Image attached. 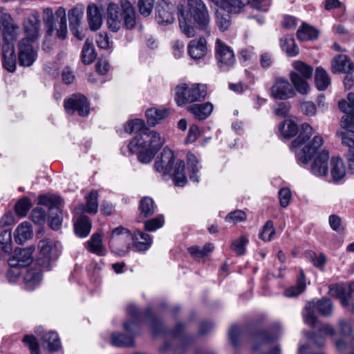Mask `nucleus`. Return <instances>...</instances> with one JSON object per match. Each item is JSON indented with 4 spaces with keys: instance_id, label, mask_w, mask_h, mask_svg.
I'll list each match as a JSON object with an SVG mask.
<instances>
[{
    "instance_id": "1",
    "label": "nucleus",
    "mask_w": 354,
    "mask_h": 354,
    "mask_svg": "<svg viewBox=\"0 0 354 354\" xmlns=\"http://www.w3.org/2000/svg\"><path fill=\"white\" fill-rule=\"evenodd\" d=\"M177 16L181 32L188 38L196 35L195 26L209 35L210 17L202 0H187V10L183 4L177 6Z\"/></svg>"
},
{
    "instance_id": "2",
    "label": "nucleus",
    "mask_w": 354,
    "mask_h": 354,
    "mask_svg": "<svg viewBox=\"0 0 354 354\" xmlns=\"http://www.w3.org/2000/svg\"><path fill=\"white\" fill-rule=\"evenodd\" d=\"M145 318L149 320L153 336L163 335L166 337H171L178 339L180 346L174 348V354H184L187 348L194 341L192 335L185 333V326L179 322L170 330L166 329L162 322L152 313L151 308H148L145 311Z\"/></svg>"
},
{
    "instance_id": "3",
    "label": "nucleus",
    "mask_w": 354,
    "mask_h": 354,
    "mask_svg": "<svg viewBox=\"0 0 354 354\" xmlns=\"http://www.w3.org/2000/svg\"><path fill=\"white\" fill-rule=\"evenodd\" d=\"M348 100H342L338 102L339 109L344 115L342 117L340 125L342 130L337 133L342 138L343 147L347 148L348 159L354 157V93L348 94Z\"/></svg>"
},
{
    "instance_id": "4",
    "label": "nucleus",
    "mask_w": 354,
    "mask_h": 354,
    "mask_svg": "<svg viewBox=\"0 0 354 354\" xmlns=\"http://www.w3.org/2000/svg\"><path fill=\"white\" fill-rule=\"evenodd\" d=\"M207 95L205 84L195 83L189 86L187 84H181L175 88V101L178 106L185 104L201 102Z\"/></svg>"
},
{
    "instance_id": "5",
    "label": "nucleus",
    "mask_w": 354,
    "mask_h": 354,
    "mask_svg": "<svg viewBox=\"0 0 354 354\" xmlns=\"http://www.w3.org/2000/svg\"><path fill=\"white\" fill-rule=\"evenodd\" d=\"M38 249L37 263L44 268H49L57 261L62 252L60 243L51 238L39 241Z\"/></svg>"
},
{
    "instance_id": "6",
    "label": "nucleus",
    "mask_w": 354,
    "mask_h": 354,
    "mask_svg": "<svg viewBox=\"0 0 354 354\" xmlns=\"http://www.w3.org/2000/svg\"><path fill=\"white\" fill-rule=\"evenodd\" d=\"M165 142L160 134L145 128L140 134H137L129 143L128 148L131 153H137L140 149H151L159 151Z\"/></svg>"
},
{
    "instance_id": "7",
    "label": "nucleus",
    "mask_w": 354,
    "mask_h": 354,
    "mask_svg": "<svg viewBox=\"0 0 354 354\" xmlns=\"http://www.w3.org/2000/svg\"><path fill=\"white\" fill-rule=\"evenodd\" d=\"M306 313L304 315L305 323L310 325L313 328H316L318 324V319L315 315L318 311L322 316L329 317L332 315L333 305L331 300L326 297L320 299L309 301L306 305Z\"/></svg>"
},
{
    "instance_id": "8",
    "label": "nucleus",
    "mask_w": 354,
    "mask_h": 354,
    "mask_svg": "<svg viewBox=\"0 0 354 354\" xmlns=\"http://www.w3.org/2000/svg\"><path fill=\"white\" fill-rule=\"evenodd\" d=\"M292 66L296 71L290 73V80L297 92L306 95L310 90L306 80L312 77L313 68L301 61H295Z\"/></svg>"
},
{
    "instance_id": "9",
    "label": "nucleus",
    "mask_w": 354,
    "mask_h": 354,
    "mask_svg": "<svg viewBox=\"0 0 354 354\" xmlns=\"http://www.w3.org/2000/svg\"><path fill=\"white\" fill-rule=\"evenodd\" d=\"M62 199L59 196L55 195H39L38 204L46 206L49 209V226L53 230L60 228L62 223V213L59 209Z\"/></svg>"
},
{
    "instance_id": "10",
    "label": "nucleus",
    "mask_w": 354,
    "mask_h": 354,
    "mask_svg": "<svg viewBox=\"0 0 354 354\" xmlns=\"http://www.w3.org/2000/svg\"><path fill=\"white\" fill-rule=\"evenodd\" d=\"M279 335V333L277 327L256 333L253 337L252 354H281V349L279 346L273 348L266 353H261V348L264 344L277 339Z\"/></svg>"
},
{
    "instance_id": "11",
    "label": "nucleus",
    "mask_w": 354,
    "mask_h": 354,
    "mask_svg": "<svg viewBox=\"0 0 354 354\" xmlns=\"http://www.w3.org/2000/svg\"><path fill=\"white\" fill-rule=\"evenodd\" d=\"M215 57L221 71H229L235 64V55L232 48L220 39L215 43Z\"/></svg>"
},
{
    "instance_id": "12",
    "label": "nucleus",
    "mask_w": 354,
    "mask_h": 354,
    "mask_svg": "<svg viewBox=\"0 0 354 354\" xmlns=\"http://www.w3.org/2000/svg\"><path fill=\"white\" fill-rule=\"evenodd\" d=\"M131 232L127 228L119 226L115 228L111 233L109 239V246L111 250L116 254L123 257L127 255L130 251V244L127 243L123 246H120V242L124 239L131 238Z\"/></svg>"
},
{
    "instance_id": "13",
    "label": "nucleus",
    "mask_w": 354,
    "mask_h": 354,
    "mask_svg": "<svg viewBox=\"0 0 354 354\" xmlns=\"http://www.w3.org/2000/svg\"><path fill=\"white\" fill-rule=\"evenodd\" d=\"M177 6L169 0H158L155 8V17L157 23L166 26L175 21L174 12Z\"/></svg>"
},
{
    "instance_id": "14",
    "label": "nucleus",
    "mask_w": 354,
    "mask_h": 354,
    "mask_svg": "<svg viewBox=\"0 0 354 354\" xmlns=\"http://www.w3.org/2000/svg\"><path fill=\"white\" fill-rule=\"evenodd\" d=\"M64 106L67 113L73 115L77 111L82 117L88 115L90 111L87 98L82 94H73L65 99Z\"/></svg>"
},
{
    "instance_id": "15",
    "label": "nucleus",
    "mask_w": 354,
    "mask_h": 354,
    "mask_svg": "<svg viewBox=\"0 0 354 354\" xmlns=\"http://www.w3.org/2000/svg\"><path fill=\"white\" fill-rule=\"evenodd\" d=\"M32 43L28 39H22L18 43V63L20 66L30 67L36 61L37 53Z\"/></svg>"
},
{
    "instance_id": "16",
    "label": "nucleus",
    "mask_w": 354,
    "mask_h": 354,
    "mask_svg": "<svg viewBox=\"0 0 354 354\" xmlns=\"http://www.w3.org/2000/svg\"><path fill=\"white\" fill-rule=\"evenodd\" d=\"M40 16L37 10H34L24 21L23 28L26 34V37L29 41L33 42L39 37L40 31Z\"/></svg>"
},
{
    "instance_id": "17",
    "label": "nucleus",
    "mask_w": 354,
    "mask_h": 354,
    "mask_svg": "<svg viewBox=\"0 0 354 354\" xmlns=\"http://www.w3.org/2000/svg\"><path fill=\"white\" fill-rule=\"evenodd\" d=\"M34 251V246H29L26 248H16L14 255L8 259V265L10 268H20L29 266L33 261L32 254Z\"/></svg>"
},
{
    "instance_id": "18",
    "label": "nucleus",
    "mask_w": 354,
    "mask_h": 354,
    "mask_svg": "<svg viewBox=\"0 0 354 354\" xmlns=\"http://www.w3.org/2000/svg\"><path fill=\"white\" fill-rule=\"evenodd\" d=\"M0 29L2 30L5 42H13L16 39L19 26L15 24L10 14L7 12L1 14Z\"/></svg>"
},
{
    "instance_id": "19",
    "label": "nucleus",
    "mask_w": 354,
    "mask_h": 354,
    "mask_svg": "<svg viewBox=\"0 0 354 354\" xmlns=\"http://www.w3.org/2000/svg\"><path fill=\"white\" fill-rule=\"evenodd\" d=\"M174 160L173 151L168 147H165L160 153V156H158L154 162V169L163 175L168 174L171 171Z\"/></svg>"
},
{
    "instance_id": "20",
    "label": "nucleus",
    "mask_w": 354,
    "mask_h": 354,
    "mask_svg": "<svg viewBox=\"0 0 354 354\" xmlns=\"http://www.w3.org/2000/svg\"><path fill=\"white\" fill-rule=\"evenodd\" d=\"M353 292L352 283L347 287L344 284H331L328 286V293L339 299L342 306L348 308Z\"/></svg>"
},
{
    "instance_id": "21",
    "label": "nucleus",
    "mask_w": 354,
    "mask_h": 354,
    "mask_svg": "<svg viewBox=\"0 0 354 354\" xmlns=\"http://www.w3.org/2000/svg\"><path fill=\"white\" fill-rule=\"evenodd\" d=\"M272 95L276 99L286 100L295 96V92L289 82L284 78H279L272 86Z\"/></svg>"
},
{
    "instance_id": "22",
    "label": "nucleus",
    "mask_w": 354,
    "mask_h": 354,
    "mask_svg": "<svg viewBox=\"0 0 354 354\" xmlns=\"http://www.w3.org/2000/svg\"><path fill=\"white\" fill-rule=\"evenodd\" d=\"M323 138L320 136H315L312 140L308 142L300 151L297 156L298 160L304 164H307L312 156L322 146Z\"/></svg>"
},
{
    "instance_id": "23",
    "label": "nucleus",
    "mask_w": 354,
    "mask_h": 354,
    "mask_svg": "<svg viewBox=\"0 0 354 354\" xmlns=\"http://www.w3.org/2000/svg\"><path fill=\"white\" fill-rule=\"evenodd\" d=\"M2 50L3 66L8 72H15L17 68V61L13 42H4Z\"/></svg>"
},
{
    "instance_id": "24",
    "label": "nucleus",
    "mask_w": 354,
    "mask_h": 354,
    "mask_svg": "<svg viewBox=\"0 0 354 354\" xmlns=\"http://www.w3.org/2000/svg\"><path fill=\"white\" fill-rule=\"evenodd\" d=\"M130 237L132 240V246L139 252L148 250L153 243L152 237L140 230H134Z\"/></svg>"
},
{
    "instance_id": "25",
    "label": "nucleus",
    "mask_w": 354,
    "mask_h": 354,
    "mask_svg": "<svg viewBox=\"0 0 354 354\" xmlns=\"http://www.w3.org/2000/svg\"><path fill=\"white\" fill-rule=\"evenodd\" d=\"M106 22L108 28L118 32L122 26V9L115 3H111L107 8Z\"/></svg>"
},
{
    "instance_id": "26",
    "label": "nucleus",
    "mask_w": 354,
    "mask_h": 354,
    "mask_svg": "<svg viewBox=\"0 0 354 354\" xmlns=\"http://www.w3.org/2000/svg\"><path fill=\"white\" fill-rule=\"evenodd\" d=\"M187 53L192 59H203L207 53L206 39L201 37L191 40L187 46Z\"/></svg>"
},
{
    "instance_id": "27",
    "label": "nucleus",
    "mask_w": 354,
    "mask_h": 354,
    "mask_svg": "<svg viewBox=\"0 0 354 354\" xmlns=\"http://www.w3.org/2000/svg\"><path fill=\"white\" fill-rule=\"evenodd\" d=\"M209 3L219 7L228 13L238 14L243 10L245 5L243 0H207Z\"/></svg>"
},
{
    "instance_id": "28",
    "label": "nucleus",
    "mask_w": 354,
    "mask_h": 354,
    "mask_svg": "<svg viewBox=\"0 0 354 354\" xmlns=\"http://www.w3.org/2000/svg\"><path fill=\"white\" fill-rule=\"evenodd\" d=\"M329 153L322 151L318 154L311 165V172L317 176H324L328 174V161Z\"/></svg>"
},
{
    "instance_id": "29",
    "label": "nucleus",
    "mask_w": 354,
    "mask_h": 354,
    "mask_svg": "<svg viewBox=\"0 0 354 354\" xmlns=\"http://www.w3.org/2000/svg\"><path fill=\"white\" fill-rule=\"evenodd\" d=\"M352 71L353 63L346 55L340 54L333 57L331 64L333 73H347Z\"/></svg>"
},
{
    "instance_id": "30",
    "label": "nucleus",
    "mask_w": 354,
    "mask_h": 354,
    "mask_svg": "<svg viewBox=\"0 0 354 354\" xmlns=\"http://www.w3.org/2000/svg\"><path fill=\"white\" fill-rule=\"evenodd\" d=\"M122 19L127 29L135 28L136 24V12L131 3L127 0L121 1Z\"/></svg>"
},
{
    "instance_id": "31",
    "label": "nucleus",
    "mask_w": 354,
    "mask_h": 354,
    "mask_svg": "<svg viewBox=\"0 0 354 354\" xmlns=\"http://www.w3.org/2000/svg\"><path fill=\"white\" fill-rule=\"evenodd\" d=\"M87 18L89 28L91 30H99L102 24V10L95 4L88 5L87 7Z\"/></svg>"
},
{
    "instance_id": "32",
    "label": "nucleus",
    "mask_w": 354,
    "mask_h": 354,
    "mask_svg": "<svg viewBox=\"0 0 354 354\" xmlns=\"http://www.w3.org/2000/svg\"><path fill=\"white\" fill-rule=\"evenodd\" d=\"M127 310L132 320L124 322L123 324L124 328L131 334L134 335L136 333L135 329L139 328L140 324L141 322L140 312L136 306L133 304H129L127 306Z\"/></svg>"
},
{
    "instance_id": "33",
    "label": "nucleus",
    "mask_w": 354,
    "mask_h": 354,
    "mask_svg": "<svg viewBox=\"0 0 354 354\" xmlns=\"http://www.w3.org/2000/svg\"><path fill=\"white\" fill-rule=\"evenodd\" d=\"M187 109L196 119L203 120L210 115L213 110V105L210 102L194 104L189 106Z\"/></svg>"
},
{
    "instance_id": "34",
    "label": "nucleus",
    "mask_w": 354,
    "mask_h": 354,
    "mask_svg": "<svg viewBox=\"0 0 354 354\" xmlns=\"http://www.w3.org/2000/svg\"><path fill=\"white\" fill-rule=\"evenodd\" d=\"M41 279L42 272L39 269L31 268L28 270L24 277L26 289L32 290L39 286Z\"/></svg>"
},
{
    "instance_id": "35",
    "label": "nucleus",
    "mask_w": 354,
    "mask_h": 354,
    "mask_svg": "<svg viewBox=\"0 0 354 354\" xmlns=\"http://www.w3.org/2000/svg\"><path fill=\"white\" fill-rule=\"evenodd\" d=\"M41 345L50 353L57 351L61 346L58 334L54 331L46 333L41 337Z\"/></svg>"
},
{
    "instance_id": "36",
    "label": "nucleus",
    "mask_w": 354,
    "mask_h": 354,
    "mask_svg": "<svg viewBox=\"0 0 354 354\" xmlns=\"http://www.w3.org/2000/svg\"><path fill=\"white\" fill-rule=\"evenodd\" d=\"M169 114V111L167 109L151 108L148 109L145 113L147 123L150 126H155L158 124L161 120L166 118Z\"/></svg>"
},
{
    "instance_id": "37",
    "label": "nucleus",
    "mask_w": 354,
    "mask_h": 354,
    "mask_svg": "<svg viewBox=\"0 0 354 354\" xmlns=\"http://www.w3.org/2000/svg\"><path fill=\"white\" fill-rule=\"evenodd\" d=\"M32 236L31 225L28 222L21 223L15 232V241L18 244H23Z\"/></svg>"
},
{
    "instance_id": "38",
    "label": "nucleus",
    "mask_w": 354,
    "mask_h": 354,
    "mask_svg": "<svg viewBox=\"0 0 354 354\" xmlns=\"http://www.w3.org/2000/svg\"><path fill=\"white\" fill-rule=\"evenodd\" d=\"M319 31L306 23H302L297 31V39L300 41H309L318 37Z\"/></svg>"
},
{
    "instance_id": "39",
    "label": "nucleus",
    "mask_w": 354,
    "mask_h": 354,
    "mask_svg": "<svg viewBox=\"0 0 354 354\" xmlns=\"http://www.w3.org/2000/svg\"><path fill=\"white\" fill-rule=\"evenodd\" d=\"M91 229V223L86 216H80L74 224L75 234L81 238L88 235Z\"/></svg>"
},
{
    "instance_id": "40",
    "label": "nucleus",
    "mask_w": 354,
    "mask_h": 354,
    "mask_svg": "<svg viewBox=\"0 0 354 354\" xmlns=\"http://www.w3.org/2000/svg\"><path fill=\"white\" fill-rule=\"evenodd\" d=\"M156 205L153 200L149 196H145L139 202L138 210L140 218H147L155 212Z\"/></svg>"
},
{
    "instance_id": "41",
    "label": "nucleus",
    "mask_w": 354,
    "mask_h": 354,
    "mask_svg": "<svg viewBox=\"0 0 354 354\" xmlns=\"http://www.w3.org/2000/svg\"><path fill=\"white\" fill-rule=\"evenodd\" d=\"M187 162L190 180L193 182H199V176L197 174L201 166L199 165L198 160L194 153L188 152L187 154Z\"/></svg>"
},
{
    "instance_id": "42",
    "label": "nucleus",
    "mask_w": 354,
    "mask_h": 354,
    "mask_svg": "<svg viewBox=\"0 0 354 354\" xmlns=\"http://www.w3.org/2000/svg\"><path fill=\"white\" fill-rule=\"evenodd\" d=\"M313 130V127L308 124H302L299 136L292 142V149L298 148L306 143L312 136Z\"/></svg>"
},
{
    "instance_id": "43",
    "label": "nucleus",
    "mask_w": 354,
    "mask_h": 354,
    "mask_svg": "<svg viewBox=\"0 0 354 354\" xmlns=\"http://www.w3.org/2000/svg\"><path fill=\"white\" fill-rule=\"evenodd\" d=\"M315 82L319 91H325L331 83L328 74L321 66L317 67L315 70Z\"/></svg>"
},
{
    "instance_id": "44",
    "label": "nucleus",
    "mask_w": 354,
    "mask_h": 354,
    "mask_svg": "<svg viewBox=\"0 0 354 354\" xmlns=\"http://www.w3.org/2000/svg\"><path fill=\"white\" fill-rule=\"evenodd\" d=\"M111 343L117 347H129L134 344V337L121 333H113L111 337Z\"/></svg>"
},
{
    "instance_id": "45",
    "label": "nucleus",
    "mask_w": 354,
    "mask_h": 354,
    "mask_svg": "<svg viewBox=\"0 0 354 354\" xmlns=\"http://www.w3.org/2000/svg\"><path fill=\"white\" fill-rule=\"evenodd\" d=\"M330 174L334 181L340 180L346 174L345 167L342 159L333 157L330 160Z\"/></svg>"
},
{
    "instance_id": "46",
    "label": "nucleus",
    "mask_w": 354,
    "mask_h": 354,
    "mask_svg": "<svg viewBox=\"0 0 354 354\" xmlns=\"http://www.w3.org/2000/svg\"><path fill=\"white\" fill-rule=\"evenodd\" d=\"M281 48L290 57H295L299 54V50L295 44V39L290 35L285 36L280 40Z\"/></svg>"
},
{
    "instance_id": "47",
    "label": "nucleus",
    "mask_w": 354,
    "mask_h": 354,
    "mask_svg": "<svg viewBox=\"0 0 354 354\" xmlns=\"http://www.w3.org/2000/svg\"><path fill=\"white\" fill-rule=\"evenodd\" d=\"M88 250L97 255H103L104 247L102 244L101 235L99 233H94L87 241Z\"/></svg>"
},
{
    "instance_id": "48",
    "label": "nucleus",
    "mask_w": 354,
    "mask_h": 354,
    "mask_svg": "<svg viewBox=\"0 0 354 354\" xmlns=\"http://www.w3.org/2000/svg\"><path fill=\"white\" fill-rule=\"evenodd\" d=\"M82 208L87 213L95 214L98 210V194L95 190H92L86 197L85 205Z\"/></svg>"
},
{
    "instance_id": "49",
    "label": "nucleus",
    "mask_w": 354,
    "mask_h": 354,
    "mask_svg": "<svg viewBox=\"0 0 354 354\" xmlns=\"http://www.w3.org/2000/svg\"><path fill=\"white\" fill-rule=\"evenodd\" d=\"M81 57L82 62L85 64H91L96 57L94 46L88 39L86 40L82 48Z\"/></svg>"
},
{
    "instance_id": "50",
    "label": "nucleus",
    "mask_w": 354,
    "mask_h": 354,
    "mask_svg": "<svg viewBox=\"0 0 354 354\" xmlns=\"http://www.w3.org/2000/svg\"><path fill=\"white\" fill-rule=\"evenodd\" d=\"M42 18L45 25L47 35L52 36L54 28V15L53 10L51 8L47 7L43 8Z\"/></svg>"
},
{
    "instance_id": "51",
    "label": "nucleus",
    "mask_w": 354,
    "mask_h": 354,
    "mask_svg": "<svg viewBox=\"0 0 354 354\" xmlns=\"http://www.w3.org/2000/svg\"><path fill=\"white\" fill-rule=\"evenodd\" d=\"M279 131L285 138H291L298 133L299 129L296 123L292 120H286L279 124Z\"/></svg>"
},
{
    "instance_id": "52",
    "label": "nucleus",
    "mask_w": 354,
    "mask_h": 354,
    "mask_svg": "<svg viewBox=\"0 0 354 354\" xmlns=\"http://www.w3.org/2000/svg\"><path fill=\"white\" fill-rule=\"evenodd\" d=\"M301 277L297 279V283L296 286L290 287L285 290V295L288 297H292L301 294L306 288V283L304 281V274L303 270L300 271Z\"/></svg>"
},
{
    "instance_id": "53",
    "label": "nucleus",
    "mask_w": 354,
    "mask_h": 354,
    "mask_svg": "<svg viewBox=\"0 0 354 354\" xmlns=\"http://www.w3.org/2000/svg\"><path fill=\"white\" fill-rule=\"evenodd\" d=\"M216 23L221 31L226 30L231 24V18L230 13L224 12L223 10L216 12Z\"/></svg>"
},
{
    "instance_id": "54",
    "label": "nucleus",
    "mask_w": 354,
    "mask_h": 354,
    "mask_svg": "<svg viewBox=\"0 0 354 354\" xmlns=\"http://www.w3.org/2000/svg\"><path fill=\"white\" fill-rule=\"evenodd\" d=\"M68 21L69 27H79L83 17L82 10H80L77 7H74L68 10Z\"/></svg>"
},
{
    "instance_id": "55",
    "label": "nucleus",
    "mask_w": 354,
    "mask_h": 354,
    "mask_svg": "<svg viewBox=\"0 0 354 354\" xmlns=\"http://www.w3.org/2000/svg\"><path fill=\"white\" fill-rule=\"evenodd\" d=\"M274 234L275 229L273 222L269 220L267 221L263 226L259 236L264 241H270Z\"/></svg>"
},
{
    "instance_id": "56",
    "label": "nucleus",
    "mask_w": 354,
    "mask_h": 354,
    "mask_svg": "<svg viewBox=\"0 0 354 354\" xmlns=\"http://www.w3.org/2000/svg\"><path fill=\"white\" fill-rule=\"evenodd\" d=\"M30 216L35 224L43 225L46 221L47 214L44 208L37 207L32 209Z\"/></svg>"
},
{
    "instance_id": "57",
    "label": "nucleus",
    "mask_w": 354,
    "mask_h": 354,
    "mask_svg": "<svg viewBox=\"0 0 354 354\" xmlns=\"http://www.w3.org/2000/svg\"><path fill=\"white\" fill-rule=\"evenodd\" d=\"M165 221L162 215L147 220L144 223L145 230L148 232H154L164 225Z\"/></svg>"
},
{
    "instance_id": "58",
    "label": "nucleus",
    "mask_w": 354,
    "mask_h": 354,
    "mask_svg": "<svg viewBox=\"0 0 354 354\" xmlns=\"http://www.w3.org/2000/svg\"><path fill=\"white\" fill-rule=\"evenodd\" d=\"M12 236L11 231L6 230L0 234V245L2 250L6 253L12 251Z\"/></svg>"
},
{
    "instance_id": "59",
    "label": "nucleus",
    "mask_w": 354,
    "mask_h": 354,
    "mask_svg": "<svg viewBox=\"0 0 354 354\" xmlns=\"http://www.w3.org/2000/svg\"><path fill=\"white\" fill-rule=\"evenodd\" d=\"M147 128L145 126L143 120L140 119H135L129 122L125 127V131L129 133H136L140 134L142 129Z\"/></svg>"
},
{
    "instance_id": "60",
    "label": "nucleus",
    "mask_w": 354,
    "mask_h": 354,
    "mask_svg": "<svg viewBox=\"0 0 354 354\" xmlns=\"http://www.w3.org/2000/svg\"><path fill=\"white\" fill-rule=\"evenodd\" d=\"M158 151L151 149H140L137 151L138 152V158L140 162L147 164L152 160Z\"/></svg>"
},
{
    "instance_id": "61",
    "label": "nucleus",
    "mask_w": 354,
    "mask_h": 354,
    "mask_svg": "<svg viewBox=\"0 0 354 354\" xmlns=\"http://www.w3.org/2000/svg\"><path fill=\"white\" fill-rule=\"evenodd\" d=\"M30 207V201L28 198H24L16 203L15 212L19 216H25Z\"/></svg>"
},
{
    "instance_id": "62",
    "label": "nucleus",
    "mask_w": 354,
    "mask_h": 354,
    "mask_svg": "<svg viewBox=\"0 0 354 354\" xmlns=\"http://www.w3.org/2000/svg\"><path fill=\"white\" fill-rule=\"evenodd\" d=\"M248 243V239L245 236H241L239 239L234 240L231 245V249L238 255H242L245 253V246Z\"/></svg>"
},
{
    "instance_id": "63",
    "label": "nucleus",
    "mask_w": 354,
    "mask_h": 354,
    "mask_svg": "<svg viewBox=\"0 0 354 354\" xmlns=\"http://www.w3.org/2000/svg\"><path fill=\"white\" fill-rule=\"evenodd\" d=\"M25 345L32 354H39V347L36 337L32 335H26L23 338Z\"/></svg>"
},
{
    "instance_id": "64",
    "label": "nucleus",
    "mask_w": 354,
    "mask_h": 354,
    "mask_svg": "<svg viewBox=\"0 0 354 354\" xmlns=\"http://www.w3.org/2000/svg\"><path fill=\"white\" fill-rule=\"evenodd\" d=\"M155 0H139L138 7L140 13L144 17L149 16L152 11Z\"/></svg>"
}]
</instances>
